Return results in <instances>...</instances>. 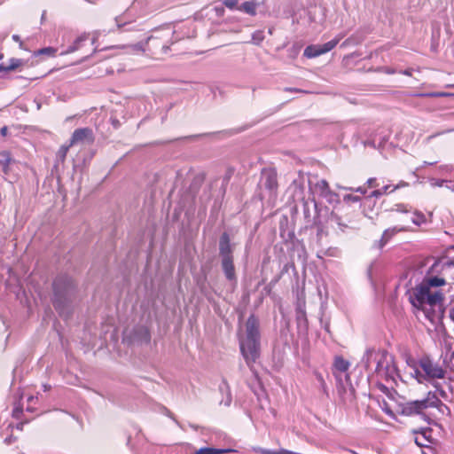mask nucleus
<instances>
[{
  "instance_id": "1",
  "label": "nucleus",
  "mask_w": 454,
  "mask_h": 454,
  "mask_svg": "<svg viewBox=\"0 0 454 454\" xmlns=\"http://www.w3.org/2000/svg\"><path fill=\"white\" fill-rule=\"evenodd\" d=\"M440 268V274L438 276L428 277L423 282L416 286L410 297L412 305L418 309H424L426 305L430 307L441 304L443 300V294L440 291H432V287H438L450 284L454 280L451 276L453 272V264L442 263L434 264V270Z\"/></svg>"
},
{
  "instance_id": "2",
  "label": "nucleus",
  "mask_w": 454,
  "mask_h": 454,
  "mask_svg": "<svg viewBox=\"0 0 454 454\" xmlns=\"http://www.w3.org/2000/svg\"><path fill=\"white\" fill-rule=\"evenodd\" d=\"M241 353L249 367L260 356V334L257 320L251 316L246 324V337L239 341Z\"/></svg>"
},
{
  "instance_id": "3",
  "label": "nucleus",
  "mask_w": 454,
  "mask_h": 454,
  "mask_svg": "<svg viewBox=\"0 0 454 454\" xmlns=\"http://www.w3.org/2000/svg\"><path fill=\"white\" fill-rule=\"evenodd\" d=\"M363 362L367 370L384 378L391 376L395 372L392 358L385 350H366Z\"/></svg>"
},
{
  "instance_id": "4",
  "label": "nucleus",
  "mask_w": 454,
  "mask_h": 454,
  "mask_svg": "<svg viewBox=\"0 0 454 454\" xmlns=\"http://www.w3.org/2000/svg\"><path fill=\"white\" fill-rule=\"evenodd\" d=\"M411 375L414 377L419 384L425 382L433 384L435 380L443 379L445 377V371L442 367L428 357L421 358L418 363L411 366Z\"/></svg>"
},
{
  "instance_id": "5",
  "label": "nucleus",
  "mask_w": 454,
  "mask_h": 454,
  "mask_svg": "<svg viewBox=\"0 0 454 454\" xmlns=\"http://www.w3.org/2000/svg\"><path fill=\"white\" fill-rule=\"evenodd\" d=\"M446 406L442 403V401L437 397L436 394L434 392H428L427 397L423 400H416L406 403L403 407V413L411 416L413 414H419L423 410H426L429 407H436Z\"/></svg>"
},
{
  "instance_id": "6",
  "label": "nucleus",
  "mask_w": 454,
  "mask_h": 454,
  "mask_svg": "<svg viewBox=\"0 0 454 454\" xmlns=\"http://www.w3.org/2000/svg\"><path fill=\"white\" fill-rule=\"evenodd\" d=\"M343 35H337L334 39L324 43L307 46L304 50V56L311 59L325 54L333 50L342 39Z\"/></svg>"
},
{
  "instance_id": "7",
  "label": "nucleus",
  "mask_w": 454,
  "mask_h": 454,
  "mask_svg": "<svg viewBox=\"0 0 454 454\" xmlns=\"http://www.w3.org/2000/svg\"><path fill=\"white\" fill-rule=\"evenodd\" d=\"M350 364L341 356H336L333 363V373L338 384L343 387V378L346 381L349 380V375L347 373Z\"/></svg>"
},
{
  "instance_id": "8",
  "label": "nucleus",
  "mask_w": 454,
  "mask_h": 454,
  "mask_svg": "<svg viewBox=\"0 0 454 454\" xmlns=\"http://www.w3.org/2000/svg\"><path fill=\"white\" fill-rule=\"evenodd\" d=\"M94 141L93 131L90 128L77 129L74 131L69 140L70 145L78 144H91Z\"/></svg>"
},
{
  "instance_id": "9",
  "label": "nucleus",
  "mask_w": 454,
  "mask_h": 454,
  "mask_svg": "<svg viewBox=\"0 0 454 454\" xmlns=\"http://www.w3.org/2000/svg\"><path fill=\"white\" fill-rule=\"evenodd\" d=\"M262 185L270 190L274 191L278 187L277 174L274 170H264L262 174Z\"/></svg>"
},
{
  "instance_id": "10",
  "label": "nucleus",
  "mask_w": 454,
  "mask_h": 454,
  "mask_svg": "<svg viewBox=\"0 0 454 454\" xmlns=\"http://www.w3.org/2000/svg\"><path fill=\"white\" fill-rule=\"evenodd\" d=\"M219 249L222 259L232 258L230 238L226 232H224L220 238Z\"/></svg>"
},
{
  "instance_id": "11",
  "label": "nucleus",
  "mask_w": 454,
  "mask_h": 454,
  "mask_svg": "<svg viewBox=\"0 0 454 454\" xmlns=\"http://www.w3.org/2000/svg\"><path fill=\"white\" fill-rule=\"evenodd\" d=\"M71 286V279L66 277L58 278L53 283V288L56 294H60L62 289L67 290Z\"/></svg>"
},
{
  "instance_id": "12",
  "label": "nucleus",
  "mask_w": 454,
  "mask_h": 454,
  "mask_svg": "<svg viewBox=\"0 0 454 454\" xmlns=\"http://www.w3.org/2000/svg\"><path fill=\"white\" fill-rule=\"evenodd\" d=\"M222 266L226 278L229 280L235 279V270L232 258L222 259Z\"/></svg>"
},
{
  "instance_id": "13",
  "label": "nucleus",
  "mask_w": 454,
  "mask_h": 454,
  "mask_svg": "<svg viewBox=\"0 0 454 454\" xmlns=\"http://www.w3.org/2000/svg\"><path fill=\"white\" fill-rule=\"evenodd\" d=\"M405 230H406L405 228L398 229L397 227H393V228L385 230V231L383 232L382 237L380 240V248L383 247L390 240V239L393 236H395L397 232L403 231Z\"/></svg>"
},
{
  "instance_id": "14",
  "label": "nucleus",
  "mask_w": 454,
  "mask_h": 454,
  "mask_svg": "<svg viewBox=\"0 0 454 454\" xmlns=\"http://www.w3.org/2000/svg\"><path fill=\"white\" fill-rule=\"evenodd\" d=\"M88 37H89V34H86V33H84V34L81 35L80 36H78V37L74 40V42L73 43V44H72V45H70V46H69V47H68V48H67V49L63 52V54H69V53H72V52H74V51H78V50L82 47V43H83L85 41H87Z\"/></svg>"
},
{
  "instance_id": "15",
  "label": "nucleus",
  "mask_w": 454,
  "mask_h": 454,
  "mask_svg": "<svg viewBox=\"0 0 454 454\" xmlns=\"http://www.w3.org/2000/svg\"><path fill=\"white\" fill-rule=\"evenodd\" d=\"M315 188L317 192H319V193L322 197L327 198L328 196L333 195V192L330 190V186H329L328 183L324 179L319 180L315 184Z\"/></svg>"
},
{
  "instance_id": "16",
  "label": "nucleus",
  "mask_w": 454,
  "mask_h": 454,
  "mask_svg": "<svg viewBox=\"0 0 454 454\" xmlns=\"http://www.w3.org/2000/svg\"><path fill=\"white\" fill-rule=\"evenodd\" d=\"M234 451L231 449H218V448H211V447H205L200 448V450H196L194 454H224Z\"/></svg>"
},
{
  "instance_id": "17",
  "label": "nucleus",
  "mask_w": 454,
  "mask_h": 454,
  "mask_svg": "<svg viewBox=\"0 0 454 454\" xmlns=\"http://www.w3.org/2000/svg\"><path fill=\"white\" fill-rule=\"evenodd\" d=\"M24 64L23 60L20 59H11L7 65H0V71H12L20 67Z\"/></svg>"
},
{
  "instance_id": "18",
  "label": "nucleus",
  "mask_w": 454,
  "mask_h": 454,
  "mask_svg": "<svg viewBox=\"0 0 454 454\" xmlns=\"http://www.w3.org/2000/svg\"><path fill=\"white\" fill-rule=\"evenodd\" d=\"M12 159L8 152L4 151L0 153V164L3 166V171L4 174L8 173L9 165L12 163Z\"/></svg>"
},
{
  "instance_id": "19",
  "label": "nucleus",
  "mask_w": 454,
  "mask_h": 454,
  "mask_svg": "<svg viewBox=\"0 0 454 454\" xmlns=\"http://www.w3.org/2000/svg\"><path fill=\"white\" fill-rule=\"evenodd\" d=\"M239 10L254 15L256 13V4L253 1H246L239 7Z\"/></svg>"
},
{
  "instance_id": "20",
  "label": "nucleus",
  "mask_w": 454,
  "mask_h": 454,
  "mask_svg": "<svg viewBox=\"0 0 454 454\" xmlns=\"http://www.w3.org/2000/svg\"><path fill=\"white\" fill-rule=\"evenodd\" d=\"M72 145H70L69 143H68V145H63L60 146V148L59 149V151L57 153V160L59 162H64L65 161L67 154L68 153V150H69V148Z\"/></svg>"
},
{
  "instance_id": "21",
  "label": "nucleus",
  "mask_w": 454,
  "mask_h": 454,
  "mask_svg": "<svg viewBox=\"0 0 454 454\" xmlns=\"http://www.w3.org/2000/svg\"><path fill=\"white\" fill-rule=\"evenodd\" d=\"M427 221L426 216L423 213L415 211L413 213V216L411 217V222L417 225L420 226L421 224L425 223Z\"/></svg>"
},
{
  "instance_id": "22",
  "label": "nucleus",
  "mask_w": 454,
  "mask_h": 454,
  "mask_svg": "<svg viewBox=\"0 0 454 454\" xmlns=\"http://www.w3.org/2000/svg\"><path fill=\"white\" fill-rule=\"evenodd\" d=\"M390 188H391V186H390V185H385V186H383L381 189H379V190H375V191H373V192L370 194V197H376V198H378V197H380V196H382V195H384V194H387V193H388V192H390V190H391Z\"/></svg>"
},
{
  "instance_id": "23",
  "label": "nucleus",
  "mask_w": 454,
  "mask_h": 454,
  "mask_svg": "<svg viewBox=\"0 0 454 454\" xmlns=\"http://www.w3.org/2000/svg\"><path fill=\"white\" fill-rule=\"evenodd\" d=\"M121 48H129L130 49V51H145V44L142 42H139L137 43L129 44L127 46H121Z\"/></svg>"
},
{
  "instance_id": "24",
  "label": "nucleus",
  "mask_w": 454,
  "mask_h": 454,
  "mask_svg": "<svg viewBox=\"0 0 454 454\" xmlns=\"http://www.w3.org/2000/svg\"><path fill=\"white\" fill-rule=\"evenodd\" d=\"M56 53V49L52 47H46L40 49L35 52V55H48V56H54Z\"/></svg>"
},
{
  "instance_id": "25",
  "label": "nucleus",
  "mask_w": 454,
  "mask_h": 454,
  "mask_svg": "<svg viewBox=\"0 0 454 454\" xmlns=\"http://www.w3.org/2000/svg\"><path fill=\"white\" fill-rule=\"evenodd\" d=\"M361 198L359 196L352 195V194H347L344 195L343 200L344 202L350 204V203H356L360 201Z\"/></svg>"
},
{
  "instance_id": "26",
  "label": "nucleus",
  "mask_w": 454,
  "mask_h": 454,
  "mask_svg": "<svg viewBox=\"0 0 454 454\" xmlns=\"http://www.w3.org/2000/svg\"><path fill=\"white\" fill-rule=\"evenodd\" d=\"M433 386L435 387L436 389V392H438V394L440 395V396L442 398H444L446 399L447 398V393L445 392V390L442 387L441 384L438 383V382H434L433 383Z\"/></svg>"
},
{
  "instance_id": "27",
  "label": "nucleus",
  "mask_w": 454,
  "mask_h": 454,
  "mask_svg": "<svg viewBox=\"0 0 454 454\" xmlns=\"http://www.w3.org/2000/svg\"><path fill=\"white\" fill-rule=\"evenodd\" d=\"M256 452H260L262 454H278V450H268V449H262V448H257L254 449Z\"/></svg>"
},
{
  "instance_id": "28",
  "label": "nucleus",
  "mask_w": 454,
  "mask_h": 454,
  "mask_svg": "<svg viewBox=\"0 0 454 454\" xmlns=\"http://www.w3.org/2000/svg\"><path fill=\"white\" fill-rule=\"evenodd\" d=\"M223 4L229 9H234L238 4V0H224Z\"/></svg>"
},
{
  "instance_id": "29",
  "label": "nucleus",
  "mask_w": 454,
  "mask_h": 454,
  "mask_svg": "<svg viewBox=\"0 0 454 454\" xmlns=\"http://www.w3.org/2000/svg\"><path fill=\"white\" fill-rule=\"evenodd\" d=\"M395 207H396V211H398V212L407 213L410 211V209L407 207V206L403 205V204H397Z\"/></svg>"
},
{
  "instance_id": "30",
  "label": "nucleus",
  "mask_w": 454,
  "mask_h": 454,
  "mask_svg": "<svg viewBox=\"0 0 454 454\" xmlns=\"http://www.w3.org/2000/svg\"><path fill=\"white\" fill-rule=\"evenodd\" d=\"M36 397L33 396V395H30L27 397V411H32V408L30 407V404L34 403L35 401H36Z\"/></svg>"
},
{
  "instance_id": "31",
  "label": "nucleus",
  "mask_w": 454,
  "mask_h": 454,
  "mask_svg": "<svg viewBox=\"0 0 454 454\" xmlns=\"http://www.w3.org/2000/svg\"><path fill=\"white\" fill-rule=\"evenodd\" d=\"M408 186V183L404 182V181H401L399 182L395 186H394L390 192H395V190L399 189V188H402V187H406Z\"/></svg>"
},
{
  "instance_id": "32",
  "label": "nucleus",
  "mask_w": 454,
  "mask_h": 454,
  "mask_svg": "<svg viewBox=\"0 0 454 454\" xmlns=\"http://www.w3.org/2000/svg\"><path fill=\"white\" fill-rule=\"evenodd\" d=\"M22 413V409L19 406H16L13 411H12V415L13 417H15L16 419H19L20 418V415Z\"/></svg>"
},
{
  "instance_id": "33",
  "label": "nucleus",
  "mask_w": 454,
  "mask_h": 454,
  "mask_svg": "<svg viewBox=\"0 0 454 454\" xmlns=\"http://www.w3.org/2000/svg\"><path fill=\"white\" fill-rule=\"evenodd\" d=\"M452 131H454V129H447V130H444V131H442V132H438V133H435L434 135L429 136L427 139L430 140V139H432L434 137H436L437 136H440L442 134H445V133H448V132H452Z\"/></svg>"
},
{
  "instance_id": "34",
  "label": "nucleus",
  "mask_w": 454,
  "mask_h": 454,
  "mask_svg": "<svg viewBox=\"0 0 454 454\" xmlns=\"http://www.w3.org/2000/svg\"><path fill=\"white\" fill-rule=\"evenodd\" d=\"M349 191H353V192H359L361 194H365L366 193V189L364 188V187H357L356 189L354 188H348Z\"/></svg>"
},
{
  "instance_id": "35",
  "label": "nucleus",
  "mask_w": 454,
  "mask_h": 454,
  "mask_svg": "<svg viewBox=\"0 0 454 454\" xmlns=\"http://www.w3.org/2000/svg\"><path fill=\"white\" fill-rule=\"evenodd\" d=\"M367 184L370 187H376L378 185L377 183H376V178H374V177L369 178L367 180Z\"/></svg>"
},
{
  "instance_id": "36",
  "label": "nucleus",
  "mask_w": 454,
  "mask_h": 454,
  "mask_svg": "<svg viewBox=\"0 0 454 454\" xmlns=\"http://www.w3.org/2000/svg\"><path fill=\"white\" fill-rule=\"evenodd\" d=\"M98 37H99V32L98 31L93 32V34H92V40H91V43L93 45L97 43Z\"/></svg>"
},
{
  "instance_id": "37",
  "label": "nucleus",
  "mask_w": 454,
  "mask_h": 454,
  "mask_svg": "<svg viewBox=\"0 0 454 454\" xmlns=\"http://www.w3.org/2000/svg\"><path fill=\"white\" fill-rule=\"evenodd\" d=\"M442 95H443L442 93H427V94H417L416 96H419V97H424V96L437 97V96H442Z\"/></svg>"
},
{
  "instance_id": "38",
  "label": "nucleus",
  "mask_w": 454,
  "mask_h": 454,
  "mask_svg": "<svg viewBox=\"0 0 454 454\" xmlns=\"http://www.w3.org/2000/svg\"><path fill=\"white\" fill-rule=\"evenodd\" d=\"M12 39H13L15 42H19V43H20V48H23V43L21 42L20 37L18 35H12Z\"/></svg>"
},
{
  "instance_id": "39",
  "label": "nucleus",
  "mask_w": 454,
  "mask_h": 454,
  "mask_svg": "<svg viewBox=\"0 0 454 454\" xmlns=\"http://www.w3.org/2000/svg\"><path fill=\"white\" fill-rule=\"evenodd\" d=\"M285 91L304 92L303 90L295 88H286Z\"/></svg>"
},
{
  "instance_id": "40",
  "label": "nucleus",
  "mask_w": 454,
  "mask_h": 454,
  "mask_svg": "<svg viewBox=\"0 0 454 454\" xmlns=\"http://www.w3.org/2000/svg\"><path fill=\"white\" fill-rule=\"evenodd\" d=\"M443 182H444L443 180H434L432 183V185L442 186Z\"/></svg>"
},
{
  "instance_id": "41",
  "label": "nucleus",
  "mask_w": 454,
  "mask_h": 454,
  "mask_svg": "<svg viewBox=\"0 0 454 454\" xmlns=\"http://www.w3.org/2000/svg\"><path fill=\"white\" fill-rule=\"evenodd\" d=\"M400 73L404 74V75L411 76V73H412V70L411 69H406L404 71H401Z\"/></svg>"
},
{
  "instance_id": "42",
  "label": "nucleus",
  "mask_w": 454,
  "mask_h": 454,
  "mask_svg": "<svg viewBox=\"0 0 454 454\" xmlns=\"http://www.w3.org/2000/svg\"><path fill=\"white\" fill-rule=\"evenodd\" d=\"M0 133H1V135H2V136H6V135H7V133H8V129H7V127H6V126L3 127V128L1 129V130H0Z\"/></svg>"
},
{
  "instance_id": "43",
  "label": "nucleus",
  "mask_w": 454,
  "mask_h": 454,
  "mask_svg": "<svg viewBox=\"0 0 454 454\" xmlns=\"http://www.w3.org/2000/svg\"><path fill=\"white\" fill-rule=\"evenodd\" d=\"M317 378L320 381V383L324 386L325 385V380L323 379V376L320 373H317Z\"/></svg>"
},
{
  "instance_id": "44",
  "label": "nucleus",
  "mask_w": 454,
  "mask_h": 454,
  "mask_svg": "<svg viewBox=\"0 0 454 454\" xmlns=\"http://www.w3.org/2000/svg\"><path fill=\"white\" fill-rule=\"evenodd\" d=\"M449 317L454 322V308L450 309Z\"/></svg>"
},
{
  "instance_id": "45",
  "label": "nucleus",
  "mask_w": 454,
  "mask_h": 454,
  "mask_svg": "<svg viewBox=\"0 0 454 454\" xmlns=\"http://www.w3.org/2000/svg\"><path fill=\"white\" fill-rule=\"evenodd\" d=\"M385 72L387 74H390L395 73V71L394 69H391V68H385Z\"/></svg>"
},
{
  "instance_id": "46",
  "label": "nucleus",
  "mask_w": 454,
  "mask_h": 454,
  "mask_svg": "<svg viewBox=\"0 0 454 454\" xmlns=\"http://www.w3.org/2000/svg\"><path fill=\"white\" fill-rule=\"evenodd\" d=\"M447 263H451V264H453V269H454V261H452V262H448Z\"/></svg>"
},
{
  "instance_id": "47",
  "label": "nucleus",
  "mask_w": 454,
  "mask_h": 454,
  "mask_svg": "<svg viewBox=\"0 0 454 454\" xmlns=\"http://www.w3.org/2000/svg\"><path fill=\"white\" fill-rule=\"evenodd\" d=\"M3 2V0H0V4Z\"/></svg>"
}]
</instances>
